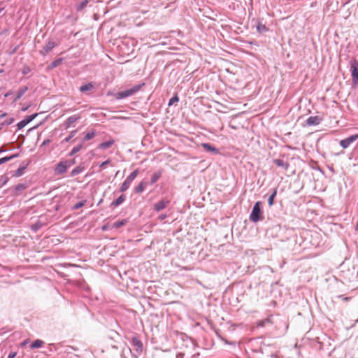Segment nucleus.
Wrapping results in <instances>:
<instances>
[{"label":"nucleus","mask_w":358,"mask_h":358,"mask_svg":"<svg viewBox=\"0 0 358 358\" xmlns=\"http://www.w3.org/2000/svg\"><path fill=\"white\" fill-rule=\"evenodd\" d=\"M66 162L67 166L69 168L70 166H73L76 162L75 159H71V160H64Z\"/></svg>","instance_id":"obj_37"},{"label":"nucleus","mask_w":358,"mask_h":358,"mask_svg":"<svg viewBox=\"0 0 358 358\" xmlns=\"http://www.w3.org/2000/svg\"><path fill=\"white\" fill-rule=\"evenodd\" d=\"M113 144H114V141L113 140H110V141H105V142L101 143L99 145V148H101V149L105 150V149L109 148Z\"/></svg>","instance_id":"obj_17"},{"label":"nucleus","mask_w":358,"mask_h":358,"mask_svg":"<svg viewBox=\"0 0 358 358\" xmlns=\"http://www.w3.org/2000/svg\"><path fill=\"white\" fill-rule=\"evenodd\" d=\"M144 85V83L141 85H136L132 87L130 89L126 90L124 91L119 92L115 94V98L117 99H122L127 98L128 96H132L136 94L137 92L140 90L142 86Z\"/></svg>","instance_id":"obj_2"},{"label":"nucleus","mask_w":358,"mask_h":358,"mask_svg":"<svg viewBox=\"0 0 358 358\" xmlns=\"http://www.w3.org/2000/svg\"><path fill=\"white\" fill-rule=\"evenodd\" d=\"M86 203V201H80L77 203H76L73 207V210H78L80 208L84 206V205Z\"/></svg>","instance_id":"obj_33"},{"label":"nucleus","mask_w":358,"mask_h":358,"mask_svg":"<svg viewBox=\"0 0 358 358\" xmlns=\"http://www.w3.org/2000/svg\"><path fill=\"white\" fill-rule=\"evenodd\" d=\"M84 171V167L81 166H78L75 169H73L71 172V176H75L80 173H82Z\"/></svg>","instance_id":"obj_20"},{"label":"nucleus","mask_w":358,"mask_h":358,"mask_svg":"<svg viewBox=\"0 0 358 358\" xmlns=\"http://www.w3.org/2000/svg\"><path fill=\"white\" fill-rule=\"evenodd\" d=\"M16 356V352H10L8 355V358H14Z\"/></svg>","instance_id":"obj_42"},{"label":"nucleus","mask_w":358,"mask_h":358,"mask_svg":"<svg viewBox=\"0 0 358 358\" xmlns=\"http://www.w3.org/2000/svg\"><path fill=\"white\" fill-rule=\"evenodd\" d=\"M76 133V131H72L71 136L66 138V141H69Z\"/></svg>","instance_id":"obj_41"},{"label":"nucleus","mask_w":358,"mask_h":358,"mask_svg":"<svg viewBox=\"0 0 358 358\" xmlns=\"http://www.w3.org/2000/svg\"><path fill=\"white\" fill-rule=\"evenodd\" d=\"M166 217V215L164 214V215H161L159 216V219H160L161 220L165 219Z\"/></svg>","instance_id":"obj_44"},{"label":"nucleus","mask_w":358,"mask_h":358,"mask_svg":"<svg viewBox=\"0 0 358 358\" xmlns=\"http://www.w3.org/2000/svg\"><path fill=\"white\" fill-rule=\"evenodd\" d=\"M274 164L278 166L283 167L285 170L287 169L289 165L287 163L285 162L283 160L280 159H276L273 161Z\"/></svg>","instance_id":"obj_19"},{"label":"nucleus","mask_w":358,"mask_h":358,"mask_svg":"<svg viewBox=\"0 0 358 358\" xmlns=\"http://www.w3.org/2000/svg\"><path fill=\"white\" fill-rule=\"evenodd\" d=\"M178 101H179L178 96L177 95H175L171 99H170V100L169 101V106H171V105L174 104L175 103L178 102Z\"/></svg>","instance_id":"obj_34"},{"label":"nucleus","mask_w":358,"mask_h":358,"mask_svg":"<svg viewBox=\"0 0 358 358\" xmlns=\"http://www.w3.org/2000/svg\"><path fill=\"white\" fill-rule=\"evenodd\" d=\"M27 342H28V341H27V340L24 341L22 343V345H25V344H27Z\"/></svg>","instance_id":"obj_50"},{"label":"nucleus","mask_w":358,"mask_h":358,"mask_svg":"<svg viewBox=\"0 0 358 358\" xmlns=\"http://www.w3.org/2000/svg\"><path fill=\"white\" fill-rule=\"evenodd\" d=\"M94 136H95L94 131H92L87 132L83 138V141H87L89 140H91L92 138H93L94 137Z\"/></svg>","instance_id":"obj_26"},{"label":"nucleus","mask_w":358,"mask_h":358,"mask_svg":"<svg viewBox=\"0 0 358 358\" xmlns=\"http://www.w3.org/2000/svg\"><path fill=\"white\" fill-rule=\"evenodd\" d=\"M131 184V182L130 180H129L127 178H126V180L124 181V182L122 184L121 187H120V192H124L125 191H127L129 187H130Z\"/></svg>","instance_id":"obj_15"},{"label":"nucleus","mask_w":358,"mask_h":358,"mask_svg":"<svg viewBox=\"0 0 358 358\" xmlns=\"http://www.w3.org/2000/svg\"><path fill=\"white\" fill-rule=\"evenodd\" d=\"M147 186V183L145 182H141L138 186H136L134 189L136 193H141L143 192Z\"/></svg>","instance_id":"obj_13"},{"label":"nucleus","mask_w":358,"mask_h":358,"mask_svg":"<svg viewBox=\"0 0 358 358\" xmlns=\"http://www.w3.org/2000/svg\"><path fill=\"white\" fill-rule=\"evenodd\" d=\"M4 152V150H3V149H0V153H1V152Z\"/></svg>","instance_id":"obj_51"},{"label":"nucleus","mask_w":358,"mask_h":358,"mask_svg":"<svg viewBox=\"0 0 358 358\" xmlns=\"http://www.w3.org/2000/svg\"><path fill=\"white\" fill-rule=\"evenodd\" d=\"M30 71H31V69H30V68H29V66H24L23 67V69H22V73H23L24 75L28 74Z\"/></svg>","instance_id":"obj_36"},{"label":"nucleus","mask_w":358,"mask_h":358,"mask_svg":"<svg viewBox=\"0 0 358 358\" xmlns=\"http://www.w3.org/2000/svg\"><path fill=\"white\" fill-rule=\"evenodd\" d=\"M68 168L66 162L64 160L61 161L56 165L55 172L57 175H62L67 171Z\"/></svg>","instance_id":"obj_6"},{"label":"nucleus","mask_w":358,"mask_h":358,"mask_svg":"<svg viewBox=\"0 0 358 358\" xmlns=\"http://www.w3.org/2000/svg\"><path fill=\"white\" fill-rule=\"evenodd\" d=\"M125 196L122 194L115 201H113L111 205L114 206H118L125 201Z\"/></svg>","instance_id":"obj_16"},{"label":"nucleus","mask_w":358,"mask_h":358,"mask_svg":"<svg viewBox=\"0 0 358 358\" xmlns=\"http://www.w3.org/2000/svg\"><path fill=\"white\" fill-rule=\"evenodd\" d=\"M352 84L354 87L358 85V62L355 61L351 64Z\"/></svg>","instance_id":"obj_3"},{"label":"nucleus","mask_w":358,"mask_h":358,"mask_svg":"<svg viewBox=\"0 0 358 358\" xmlns=\"http://www.w3.org/2000/svg\"><path fill=\"white\" fill-rule=\"evenodd\" d=\"M56 45L57 43L55 41H49L41 50V54L43 55H45L50 51H51L53 49V48H55Z\"/></svg>","instance_id":"obj_8"},{"label":"nucleus","mask_w":358,"mask_h":358,"mask_svg":"<svg viewBox=\"0 0 358 358\" xmlns=\"http://www.w3.org/2000/svg\"><path fill=\"white\" fill-rule=\"evenodd\" d=\"M29 106H24L22 108V111H26L29 108Z\"/></svg>","instance_id":"obj_46"},{"label":"nucleus","mask_w":358,"mask_h":358,"mask_svg":"<svg viewBox=\"0 0 358 358\" xmlns=\"http://www.w3.org/2000/svg\"><path fill=\"white\" fill-rule=\"evenodd\" d=\"M6 113L2 114L1 115H0V118H3V117H5V116H6Z\"/></svg>","instance_id":"obj_47"},{"label":"nucleus","mask_w":358,"mask_h":358,"mask_svg":"<svg viewBox=\"0 0 358 358\" xmlns=\"http://www.w3.org/2000/svg\"><path fill=\"white\" fill-rule=\"evenodd\" d=\"M110 163V160L108 159L103 162H102L101 164H100V167L102 168V169H104L108 164Z\"/></svg>","instance_id":"obj_39"},{"label":"nucleus","mask_w":358,"mask_h":358,"mask_svg":"<svg viewBox=\"0 0 358 358\" xmlns=\"http://www.w3.org/2000/svg\"><path fill=\"white\" fill-rule=\"evenodd\" d=\"M358 139V134L352 135L345 139L340 141V145L343 148H348L353 142Z\"/></svg>","instance_id":"obj_5"},{"label":"nucleus","mask_w":358,"mask_h":358,"mask_svg":"<svg viewBox=\"0 0 358 358\" xmlns=\"http://www.w3.org/2000/svg\"><path fill=\"white\" fill-rule=\"evenodd\" d=\"M138 174V170L136 169L132 173H131V174L127 178L132 182L133 180L136 178Z\"/></svg>","instance_id":"obj_27"},{"label":"nucleus","mask_w":358,"mask_h":358,"mask_svg":"<svg viewBox=\"0 0 358 358\" xmlns=\"http://www.w3.org/2000/svg\"><path fill=\"white\" fill-rule=\"evenodd\" d=\"M202 147L207 151L217 152V150L209 143H203Z\"/></svg>","instance_id":"obj_23"},{"label":"nucleus","mask_w":358,"mask_h":358,"mask_svg":"<svg viewBox=\"0 0 358 358\" xmlns=\"http://www.w3.org/2000/svg\"><path fill=\"white\" fill-rule=\"evenodd\" d=\"M82 148H83V143L75 146L71 151L69 155L72 156V155H75L76 153L78 152Z\"/></svg>","instance_id":"obj_25"},{"label":"nucleus","mask_w":358,"mask_h":358,"mask_svg":"<svg viewBox=\"0 0 358 358\" xmlns=\"http://www.w3.org/2000/svg\"><path fill=\"white\" fill-rule=\"evenodd\" d=\"M124 220H122V221H121V222H116V223L115 224V225L117 227H119L122 226V225H124Z\"/></svg>","instance_id":"obj_40"},{"label":"nucleus","mask_w":358,"mask_h":358,"mask_svg":"<svg viewBox=\"0 0 358 358\" xmlns=\"http://www.w3.org/2000/svg\"><path fill=\"white\" fill-rule=\"evenodd\" d=\"M27 186L25 184H18L15 186V189L17 192H20L24 190Z\"/></svg>","instance_id":"obj_32"},{"label":"nucleus","mask_w":358,"mask_h":358,"mask_svg":"<svg viewBox=\"0 0 358 358\" xmlns=\"http://www.w3.org/2000/svg\"><path fill=\"white\" fill-rule=\"evenodd\" d=\"M94 88V85L92 83H89L87 84H85L84 85H82L80 87V91L82 92H85L87 91H90Z\"/></svg>","instance_id":"obj_18"},{"label":"nucleus","mask_w":358,"mask_h":358,"mask_svg":"<svg viewBox=\"0 0 358 358\" xmlns=\"http://www.w3.org/2000/svg\"><path fill=\"white\" fill-rule=\"evenodd\" d=\"M37 116V113L29 115L26 117L24 120L19 122L17 124V129L20 130L24 128L27 124H29L31 121H32Z\"/></svg>","instance_id":"obj_7"},{"label":"nucleus","mask_w":358,"mask_h":358,"mask_svg":"<svg viewBox=\"0 0 358 358\" xmlns=\"http://www.w3.org/2000/svg\"><path fill=\"white\" fill-rule=\"evenodd\" d=\"M17 156H18L17 154H14V155L10 156V157H4L3 158H1L0 159V165L3 164V163H6V162L10 161V159H13V158H15V157H16Z\"/></svg>","instance_id":"obj_24"},{"label":"nucleus","mask_w":358,"mask_h":358,"mask_svg":"<svg viewBox=\"0 0 358 358\" xmlns=\"http://www.w3.org/2000/svg\"><path fill=\"white\" fill-rule=\"evenodd\" d=\"M162 171H159L155 173L151 177L150 184L153 185L154 183H155L160 178V177L162 176Z\"/></svg>","instance_id":"obj_14"},{"label":"nucleus","mask_w":358,"mask_h":358,"mask_svg":"<svg viewBox=\"0 0 358 358\" xmlns=\"http://www.w3.org/2000/svg\"><path fill=\"white\" fill-rule=\"evenodd\" d=\"M338 297H339V298H341V299H342L343 300H344V301H348V300H350V298H349V297H344V296H342V295L338 296Z\"/></svg>","instance_id":"obj_43"},{"label":"nucleus","mask_w":358,"mask_h":358,"mask_svg":"<svg viewBox=\"0 0 358 358\" xmlns=\"http://www.w3.org/2000/svg\"><path fill=\"white\" fill-rule=\"evenodd\" d=\"M62 62V59L59 58V59H57L55 61H53L50 65V69H54V68H56L57 66H58Z\"/></svg>","instance_id":"obj_30"},{"label":"nucleus","mask_w":358,"mask_h":358,"mask_svg":"<svg viewBox=\"0 0 358 358\" xmlns=\"http://www.w3.org/2000/svg\"><path fill=\"white\" fill-rule=\"evenodd\" d=\"M80 118V116L77 115H73L68 117V119L66 121V127H69L71 125H72L73 123H75L78 119Z\"/></svg>","instance_id":"obj_11"},{"label":"nucleus","mask_w":358,"mask_h":358,"mask_svg":"<svg viewBox=\"0 0 358 358\" xmlns=\"http://www.w3.org/2000/svg\"><path fill=\"white\" fill-rule=\"evenodd\" d=\"M136 358H138V357H136Z\"/></svg>","instance_id":"obj_52"},{"label":"nucleus","mask_w":358,"mask_h":358,"mask_svg":"<svg viewBox=\"0 0 358 358\" xmlns=\"http://www.w3.org/2000/svg\"><path fill=\"white\" fill-rule=\"evenodd\" d=\"M257 29L258 31L260 33L266 32L268 31V28L264 24H263L262 23L258 24Z\"/></svg>","instance_id":"obj_31"},{"label":"nucleus","mask_w":358,"mask_h":358,"mask_svg":"<svg viewBox=\"0 0 358 358\" xmlns=\"http://www.w3.org/2000/svg\"><path fill=\"white\" fill-rule=\"evenodd\" d=\"M88 3V1L87 0H85L83 1H82L80 3H79L78 6H77V10L78 11H80L82 10L83 9H84L87 5Z\"/></svg>","instance_id":"obj_29"},{"label":"nucleus","mask_w":358,"mask_h":358,"mask_svg":"<svg viewBox=\"0 0 358 358\" xmlns=\"http://www.w3.org/2000/svg\"><path fill=\"white\" fill-rule=\"evenodd\" d=\"M262 202L257 201L255 203L252 212L250 215V220L253 222H257L259 220H262L264 219V216L262 215L263 213L261 209Z\"/></svg>","instance_id":"obj_1"},{"label":"nucleus","mask_w":358,"mask_h":358,"mask_svg":"<svg viewBox=\"0 0 358 358\" xmlns=\"http://www.w3.org/2000/svg\"><path fill=\"white\" fill-rule=\"evenodd\" d=\"M138 174V170L136 169L132 173H131V174L127 178L132 182L133 180L136 178Z\"/></svg>","instance_id":"obj_28"},{"label":"nucleus","mask_w":358,"mask_h":358,"mask_svg":"<svg viewBox=\"0 0 358 358\" xmlns=\"http://www.w3.org/2000/svg\"><path fill=\"white\" fill-rule=\"evenodd\" d=\"M14 121V119L13 118H9L8 120H6L4 122H3L2 124H3V126L4 125H10Z\"/></svg>","instance_id":"obj_38"},{"label":"nucleus","mask_w":358,"mask_h":358,"mask_svg":"<svg viewBox=\"0 0 358 358\" xmlns=\"http://www.w3.org/2000/svg\"><path fill=\"white\" fill-rule=\"evenodd\" d=\"M13 92L11 91H9L5 94V97H8V96L11 95Z\"/></svg>","instance_id":"obj_45"},{"label":"nucleus","mask_w":358,"mask_h":358,"mask_svg":"<svg viewBox=\"0 0 358 358\" xmlns=\"http://www.w3.org/2000/svg\"><path fill=\"white\" fill-rule=\"evenodd\" d=\"M322 119L318 116H310L306 120L308 125H317L320 123Z\"/></svg>","instance_id":"obj_9"},{"label":"nucleus","mask_w":358,"mask_h":358,"mask_svg":"<svg viewBox=\"0 0 358 358\" xmlns=\"http://www.w3.org/2000/svg\"><path fill=\"white\" fill-rule=\"evenodd\" d=\"M171 200L168 198H164L154 205V210L157 212H159L167 207L170 203Z\"/></svg>","instance_id":"obj_4"},{"label":"nucleus","mask_w":358,"mask_h":358,"mask_svg":"<svg viewBox=\"0 0 358 358\" xmlns=\"http://www.w3.org/2000/svg\"><path fill=\"white\" fill-rule=\"evenodd\" d=\"M277 194V189H274L273 193L270 195L268 199V203L269 206H271L274 203V199Z\"/></svg>","instance_id":"obj_21"},{"label":"nucleus","mask_w":358,"mask_h":358,"mask_svg":"<svg viewBox=\"0 0 358 358\" xmlns=\"http://www.w3.org/2000/svg\"><path fill=\"white\" fill-rule=\"evenodd\" d=\"M43 343L44 342L43 341L37 339L31 343L30 347L31 349L38 348L42 347Z\"/></svg>","instance_id":"obj_22"},{"label":"nucleus","mask_w":358,"mask_h":358,"mask_svg":"<svg viewBox=\"0 0 358 358\" xmlns=\"http://www.w3.org/2000/svg\"><path fill=\"white\" fill-rule=\"evenodd\" d=\"M27 164H24V165H22L20 166L15 171V173H13V176L14 177H20L21 176H22L24 173V171L25 169H27Z\"/></svg>","instance_id":"obj_12"},{"label":"nucleus","mask_w":358,"mask_h":358,"mask_svg":"<svg viewBox=\"0 0 358 358\" xmlns=\"http://www.w3.org/2000/svg\"><path fill=\"white\" fill-rule=\"evenodd\" d=\"M3 127V124H2V123L0 124V131L2 129Z\"/></svg>","instance_id":"obj_48"},{"label":"nucleus","mask_w":358,"mask_h":358,"mask_svg":"<svg viewBox=\"0 0 358 358\" xmlns=\"http://www.w3.org/2000/svg\"><path fill=\"white\" fill-rule=\"evenodd\" d=\"M28 90V87L24 86L20 88L16 94L15 97L13 99V102H16L17 100H19Z\"/></svg>","instance_id":"obj_10"},{"label":"nucleus","mask_w":358,"mask_h":358,"mask_svg":"<svg viewBox=\"0 0 358 358\" xmlns=\"http://www.w3.org/2000/svg\"><path fill=\"white\" fill-rule=\"evenodd\" d=\"M355 230L356 231H358V222L357 223L356 226H355Z\"/></svg>","instance_id":"obj_49"},{"label":"nucleus","mask_w":358,"mask_h":358,"mask_svg":"<svg viewBox=\"0 0 358 358\" xmlns=\"http://www.w3.org/2000/svg\"><path fill=\"white\" fill-rule=\"evenodd\" d=\"M133 343L134 345L138 347V348H142L143 345H142V343L138 340L137 338H134L133 339Z\"/></svg>","instance_id":"obj_35"}]
</instances>
